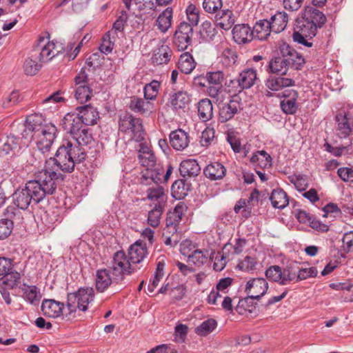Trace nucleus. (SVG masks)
I'll return each instance as SVG.
<instances>
[{"label":"nucleus","mask_w":353,"mask_h":353,"mask_svg":"<svg viewBox=\"0 0 353 353\" xmlns=\"http://www.w3.org/2000/svg\"><path fill=\"white\" fill-rule=\"evenodd\" d=\"M46 165L34 180L28 181L25 186L17 188L12 194V203L17 208L25 210L29 206L38 204L47 195L53 194L61 176L56 170Z\"/></svg>","instance_id":"nucleus-1"},{"label":"nucleus","mask_w":353,"mask_h":353,"mask_svg":"<svg viewBox=\"0 0 353 353\" xmlns=\"http://www.w3.org/2000/svg\"><path fill=\"white\" fill-rule=\"evenodd\" d=\"M78 143L74 145L71 142L65 141L57 150L55 158L50 157L46 161V164H55L62 171L70 172L74 170L75 163L83 161L86 154L82 145H87L93 141L88 126L84 127L72 136Z\"/></svg>","instance_id":"nucleus-2"},{"label":"nucleus","mask_w":353,"mask_h":353,"mask_svg":"<svg viewBox=\"0 0 353 353\" xmlns=\"http://www.w3.org/2000/svg\"><path fill=\"white\" fill-rule=\"evenodd\" d=\"M325 21L326 17L322 12L314 7L306 6L296 20V29L309 37V39H312Z\"/></svg>","instance_id":"nucleus-3"},{"label":"nucleus","mask_w":353,"mask_h":353,"mask_svg":"<svg viewBox=\"0 0 353 353\" xmlns=\"http://www.w3.org/2000/svg\"><path fill=\"white\" fill-rule=\"evenodd\" d=\"M318 271L314 267L301 269L299 271L298 274H296V272L289 266L281 269L279 265H273L265 271V276L270 280L285 285L289 284L296 277L297 280H305L310 277H315Z\"/></svg>","instance_id":"nucleus-4"},{"label":"nucleus","mask_w":353,"mask_h":353,"mask_svg":"<svg viewBox=\"0 0 353 353\" xmlns=\"http://www.w3.org/2000/svg\"><path fill=\"white\" fill-rule=\"evenodd\" d=\"M184 207L177 205L172 212L168 213L165 227L163 230V242L166 245L174 247L181 240V234L177 231V226L182 219Z\"/></svg>","instance_id":"nucleus-5"},{"label":"nucleus","mask_w":353,"mask_h":353,"mask_svg":"<svg viewBox=\"0 0 353 353\" xmlns=\"http://www.w3.org/2000/svg\"><path fill=\"white\" fill-rule=\"evenodd\" d=\"M94 292L89 287L80 288L77 292L68 293L66 306L69 314L75 313L77 310L85 312L88 305L94 301Z\"/></svg>","instance_id":"nucleus-6"},{"label":"nucleus","mask_w":353,"mask_h":353,"mask_svg":"<svg viewBox=\"0 0 353 353\" xmlns=\"http://www.w3.org/2000/svg\"><path fill=\"white\" fill-rule=\"evenodd\" d=\"M108 268L113 275L116 283H121L126 276L132 274L134 268L123 251L114 253L110 266Z\"/></svg>","instance_id":"nucleus-7"},{"label":"nucleus","mask_w":353,"mask_h":353,"mask_svg":"<svg viewBox=\"0 0 353 353\" xmlns=\"http://www.w3.org/2000/svg\"><path fill=\"white\" fill-rule=\"evenodd\" d=\"M268 289V282L263 278H255L248 281L245 286V292L248 296L239 300V303L236 307V312L238 313H241V307H245L248 301L259 299L266 293Z\"/></svg>","instance_id":"nucleus-8"},{"label":"nucleus","mask_w":353,"mask_h":353,"mask_svg":"<svg viewBox=\"0 0 353 353\" xmlns=\"http://www.w3.org/2000/svg\"><path fill=\"white\" fill-rule=\"evenodd\" d=\"M46 39H48V37H40L39 43L34 50V56L39 59L41 63L50 61L63 50L61 45L57 46L54 41H48L43 43Z\"/></svg>","instance_id":"nucleus-9"},{"label":"nucleus","mask_w":353,"mask_h":353,"mask_svg":"<svg viewBox=\"0 0 353 353\" xmlns=\"http://www.w3.org/2000/svg\"><path fill=\"white\" fill-rule=\"evenodd\" d=\"M48 125H53L52 123H47L41 114H34L29 115L23 125V130L21 136L26 141H29L37 133L41 132L44 128Z\"/></svg>","instance_id":"nucleus-10"},{"label":"nucleus","mask_w":353,"mask_h":353,"mask_svg":"<svg viewBox=\"0 0 353 353\" xmlns=\"http://www.w3.org/2000/svg\"><path fill=\"white\" fill-rule=\"evenodd\" d=\"M57 132V130L54 125H48L44 128V130L37 133L32 137L35 140L37 148L41 154L46 155L50 152L56 138Z\"/></svg>","instance_id":"nucleus-11"},{"label":"nucleus","mask_w":353,"mask_h":353,"mask_svg":"<svg viewBox=\"0 0 353 353\" xmlns=\"http://www.w3.org/2000/svg\"><path fill=\"white\" fill-rule=\"evenodd\" d=\"M193 28L187 22H181L174 34L173 43L179 51L185 50L192 43Z\"/></svg>","instance_id":"nucleus-12"},{"label":"nucleus","mask_w":353,"mask_h":353,"mask_svg":"<svg viewBox=\"0 0 353 353\" xmlns=\"http://www.w3.org/2000/svg\"><path fill=\"white\" fill-rule=\"evenodd\" d=\"M351 119H353V108H349L346 111L336 114L337 127L336 132L339 137L346 138L350 134L352 130Z\"/></svg>","instance_id":"nucleus-13"},{"label":"nucleus","mask_w":353,"mask_h":353,"mask_svg":"<svg viewBox=\"0 0 353 353\" xmlns=\"http://www.w3.org/2000/svg\"><path fill=\"white\" fill-rule=\"evenodd\" d=\"M6 219L0 221V240L7 238L11 233L14 221L20 220V212L14 207L9 206L6 210Z\"/></svg>","instance_id":"nucleus-14"},{"label":"nucleus","mask_w":353,"mask_h":353,"mask_svg":"<svg viewBox=\"0 0 353 353\" xmlns=\"http://www.w3.org/2000/svg\"><path fill=\"white\" fill-rule=\"evenodd\" d=\"M188 246H191V243L189 241H185L181 245V252L183 255L188 256L190 263H192L198 267H201L208 263L210 258L208 250H194L192 252L189 253L191 249L188 252L186 251Z\"/></svg>","instance_id":"nucleus-15"},{"label":"nucleus","mask_w":353,"mask_h":353,"mask_svg":"<svg viewBox=\"0 0 353 353\" xmlns=\"http://www.w3.org/2000/svg\"><path fill=\"white\" fill-rule=\"evenodd\" d=\"M26 145L27 141L22 138V136L10 134L0 141V156H6L11 152H17L23 146Z\"/></svg>","instance_id":"nucleus-16"},{"label":"nucleus","mask_w":353,"mask_h":353,"mask_svg":"<svg viewBox=\"0 0 353 353\" xmlns=\"http://www.w3.org/2000/svg\"><path fill=\"white\" fill-rule=\"evenodd\" d=\"M241 109L237 97H234L228 102L219 105V120L221 123L230 120Z\"/></svg>","instance_id":"nucleus-17"},{"label":"nucleus","mask_w":353,"mask_h":353,"mask_svg":"<svg viewBox=\"0 0 353 353\" xmlns=\"http://www.w3.org/2000/svg\"><path fill=\"white\" fill-rule=\"evenodd\" d=\"M281 53L285 58L288 68L300 70L305 63L304 58L295 50L287 44H283L281 48Z\"/></svg>","instance_id":"nucleus-18"},{"label":"nucleus","mask_w":353,"mask_h":353,"mask_svg":"<svg viewBox=\"0 0 353 353\" xmlns=\"http://www.w3.org/2000/svg\"><path fill=\"white\" fill-rule=\"evenodd\" d=\"M62 126L65 130L70 132L72 136L86 125L77 112H69L65 115L62 120Z\"/></svg>","instance_id":"nucleus-19"},{"label":"nucleus","mask_w":353,"mask_h":353,"mask_svg":"<svg viewBox=\"0 0 353 353\" xmlns=\"http://www.w3.org/2000/svg\"><path fill=\"white\" fill-rule=\"evenodd\" d=\"M169 138L171 146L178 151L185 150L190 143V137L188 133L182 129H177L172 131L170 134Z\"/></svg>","instance_id":"nucleus-20"},{"label":"nucleus","mask_w":353,"mask_h":353,"mask_svg":"<svg viewBox=\"0 0 353 353\" xmlns=\"http://www.w3.org/2000/svg\"><path fill=\"white\" fill-rule=\"evenodd\" d=\"M64 305L54 299H44L41 304V311L46 316L57 318L63 314Z\"/></svg>","instance_id":"nucleus-21"},{"label":"nucleus","mask_w":353,"mask_h":353,"mask_svg":"<svg viewBox=\"0 0 353 353\" xmlns=\"http://www.w3.org/2000/svg\"><path fill=\"white\" fill-rule=\"evenodd\" d=\"M155 0H123L126 9L133 13L152 10L155 8Z\"/></svg>","instance_id":"nucleus-22"},{"label":"nucleus","mask_w":353,"mask_h":353,"mask_svg":"<svg viewBox=\"0 0 353 353\" xmlns=\"http://www.w3.org/2000/svg\"><path fill=\"white\" fill-rule=\"evenodd\" d=\"M113 275L107 268L97 271L95 285L96 289L100 292H104L112 283H116Z\"/></svg>","instance_id":"nucleus-23"},{"label":"nucleus","mask_w":353,"mask_h":353,"mask_svg":"<svg viewBox=\"0 0 353 353\" xmlns=\"http://www.w3.org/2000/svg\"><path fill=\"white\" fill-rule=\"evenodd\" d=\"M232 36L239 44L248 43L254 39L251 28L245 24L236 25L232 30Z\"/></svg>","instance_id":"nucleus-24"},{"label":"nucleus","mask_w":353,"mask_h":353,"mask_svg":"<svg viewBox=\"0 0 353 353\" xmlns=\"http://www.w3.org/2000/svg\"><path fill=\"white\" fill-rule=\"evenodd\" d=\"M148 254L146 244L142 241H136L128 250L129 261L132 264L141 263Z\"/></svg>","instance_id":"nucleus-25"},{"label":"nucleus","mask_w":353,"mask_h":353,"mask_svg":"<svg viewBox=\"0 0 353 353\" xmlns=\"http://www.w3.org/2000/svg\"><path fill=\"white\" fill-rule=\"evenodd\" d=\"M76 110L86 126L94 125L99 118L96 108L90 105L79 106Z\"/></svg>","instance_id":"nucleus-26"},{"label":"nucleus","mask_w":353,"mask_h":353,"mask_svg":"<svg viewBox=\"0 0 353 353\" xmlns=\"http://www.w3.org/2000/svg\"><path fill=\"white\" fill-rule=\"evenodd\" d=\"M138 159L139 163L149 169L156 165V158L152 150L145 143H140Z\"/></svg>","instance_id":"nucleus-27"},{"label":"nucleus","mask_w":353,"mask_h":353,"mask_svg":"<svg viewBox=\"0 0 353 353\" xmlns=\"http://www.w3.org/2000/svg\"><path fill=\"white\" fill-rule=\"evenodd\" d=\"M203 174L211 181L221 180L225 176L226 168L221 163L214 162L204 168Z\"/></svg>","instance_id":"nucleus-28"},{"label":"nucleus","mask_w":353,"mask_h":353,"mask_svg":"<svg viewBox=\"0 0 353 353\" xmlns=\"http://www.w3.org/2000/svg\"><path fill=\"white\" fill-rule=\"evenodd\" d=\"M256 79V71L248 68L240 72L236 81L240 90H242L250 88L255 83Z\"/></svg>","instance_id":"nucleus-29"},{"label":"nucleus","mask_w":353,"mask_h":353,"mask_svg":"<svg viewBox=\"0 0 353 353\" xmlns=\"http://www.w3.org/2000/svg\"><path fill=\"white\" fill-rule=\"evenodd\" d=\"M179 171L183 177H194L199 174L201 167L195 159H186L180 163Z\"/></svg>","instance_id":"nucleus-30"},{"label":"nucleus","mask_w":353,"mask_h":353,"mask_svg":"<svg viewBox=\"0 0 353 353\" xmlns=\"http://www.w3.org/2000/svg\"><path fill=\"white\" fill-rule=\"evenodd\" d=\"M147 194L149 200L157 202L156 206L165 207L168 196L162 186L154 185L148 189Z\"/></svg>","instance_id":"nucleus-31"},{"label":"nucleus","mask_w":353,"mask_h":353,"mask_svg":"<svg viewBox=\"0 0 353 353\" xmlns=\"http://www.w3.org/2000/svg\"><path fill=\"white\" fill-rule=\"evenodd\" d=\"M252 30L254 39L261 41L267 39L272 32L270 21L266 19L257 21Z\"/></svg>","instance_id":"nucleus-32"},{"label":"nucleus","mask_w":353,"mask_h":353,"mask_svg":"<svg viewBox=\"0 0 353 353\" xmlns=\"http://www.w3.org/2000/svg\"><path fill=\"white\" fill-rule=\"evenodd\" d=\"M163 172V169L159 165H155L154 169L153 168L146 169L143 172L141 183L143 185H150V182H153L155 185H158V183L161 181Z\"/></svg>","instance_id":"nucleus-33"},{"label":"nucleus","mask_w":353,"mask_h":353,"mask_svg":"<svg viewBox=\"0 0 353 353\" xmlns=\"http://www.w3.org/2000/svg\"><path fill=\"white\" fill-rule=\"evenodd\" d=\"M294 84L293 79L283 77H270L265 81V86L272 91H279L284 88L292 86Z\"/></svg>","instance_id":"nucleus-34"},{"label":"nucleus","mask_w":353,"mask_h":353,"mask_svg":"<svg viewBox=\"0 0 353 353\" xmlns=\"http://www.w3.org/2000/svg\"><path fill=\"white\" fill-rule=\"evenodd\" d=\"M173 11L171 8H167L158 17L154 26L162 33H165L171 27Z\"/></svg>","instance_id":"nucleus-35"},{"label":"nucleus","mask_w":353,"mask_h":353,"mask_svg":"<svg viewBox=\"0 0 353 353\" xmlns=\"http://www.w3.org/2000/svg\"><path fill=\"white\" fill-rule=\"evenodd\" d=\"M215 21L222 29L230 30L235 22L234 15L232 10H224L216 14Z\"/></svg>","instance_id":"nucleus-36"},{"label":"nucleus","mask_w":353,"mask_h":353,"mask_svg":"<svg viewBox=\"0 0 353 353\" xmlns=\"http://www.w3.org/2000/svg\"><path fill=\"white\" fill-rule=\"evenodd\" d=\"M288 23V14L284 12H277L270 21L273 32L280 33L283 32Z\"/></svg>","instance_id":"nucleus-37"},{"label":"nucleus","mask_w":353,"mask_h":353,"mask_svg":"<svg viewBox=\"0 0 353 353\" xmlns=\"http://www.w3.org/2000/svg\"><path fill=\"white\" fill-rule=\"evenodd\" d=\"M198 116L203 122L210 121L213 117V105L209 99L200 100L197 105Z\"/></svg>","instance_id":"nucleus-38"},{"label":"nucleus","mask_w":353,"mask_h":353,"mask_svg":"<svg viewBox=\"0 0 353 353\" xmlns=\"http://www.w3.org/2000/svg\"><path fill=\"white\" fill-rule=\"evenodd\" d=\"M288 70L286 61L283 55L271 59L268 63L267 71L269 73H273L280 75H284Z\"/></svg>","instance_id":"nucleus-39"},{"label":"nucleus","mask_w":353,"mask_h":353,"mask_svg":"<svg viewBox=\"0 0 353 353\" xmlns=\"http://www.w3.org/2000/svg\"><path fill=\"white\" fill-rule=\"evenodd\" d=\"M172 50L167 45H162L156 50L152 55V62L157 65L168 63L172 56Z\"/></svg>","instance_id":"nucleus-40"},{"label":"nucleus","mask_w":353,"mask_h":353,"mask_svg":"<svg viewBox=\"0 0 353 353\" xmlns=\"http://www.w3.org/2000/svg\"><path fill=\"white\" fill-rule=\"evenodd\" d=\"M270 199L272 206L279 209H283L289 203L287 194L281 189L274 190L271 193Z\"/></svg>","instance_id":"nucleus-41"},{"label":"nucleus","mask_w":353,"mask_h":353,"mask_svg":"<svg viewBox=\"0 0 353 353\" xmlns=\"http://www.w3.org/2000/svg\"><path fill=\"white\" fill-rule=\"evenodd\" d=\"M196 67L194 58L189 52H185L180 56L178 68L184 74H190Z\"/></svg>","instance_id":"nucleus-42"},{"label":"nucleus","mask_w":353,"mask_h":353,"mask_svg":"<svg viewBox=\"0 0 353 353\" xmlns=\"http://www.w3.org/2000/svg\"><path fill=\"white\" fill-rule=\"evenodd\" d=\"M132 124L129 128V132H127L126 134L137 142L143 141L144 139V130L141 120L134 117V122H132Z\"/></svg>","instance_id":"nucleus-43"},{"label":"nucleus","mask_w":353,"mask_h":353,"mask_svg":"<svg viewBox=\"0 0 353 353\" xmlns=\"http://www.w3.org/2000/svg\"><path fill=\"white\" fill-rule=\"evenodd\" d=\"M190 96L187 92L179 91L172 97L171 104L176 110L185 108L190 103Z\"/></svg>","instance_id":"nucleus-44"},{"label":"nucleus","mask_w":353,"mask_h":353,"mask_svg":"<svg viewBox=\"0 0 353 353\" xmlns=\"http://www.w3.org/2000/svg\"><path fill=\"white\" fill-rule=\"evenodd\" d=\"M288 96L291 97L284 99L281 102V107L285 113L292 114H294L297 110L296 99L298 97V93L295 90H292Z\"/></svg>","instance_id":"nucleus-45"},{"label":"nucleus","mask_w":353,"mask_h":353,"mask_svg":"<svg viewBox=\"0 0 353 353\" xmlns=\"http://www.w3.org/2000/svg\"><path fill=\"white\" fill-rule=\"evenodd\" d=\"M129 107L134 112L143 114L151 111L152 103L149 101L145 102L141 98L134 97L131 98Z\"/></svg>","instance_id":"nucleus-46"},{"label":"nucleus","mask_w":353,"mask_h":353,"mask_svg":"<svg viewBox=\"0 0 353 353\" xmlns=\"http://www.w3.org/2000/svg\"><path fill=\"white\" fill-rule=\"evenodd\" d=\"M272 158L265 150L257 151L250 158V162L255 166L266 168L271 165Z\"/></svg>","instance_id":"nucleus-47"},{"label":"nucleus","mask_w":353,"mask_h":353,"mask_svg":"<svg viewBox=\"0 0 353 353\" xmlns=\"http://www.w3.org/2000/svg\"><path fill=\"white\" fill-rule=\"evenodd\" d=\"M237 57L236 52L233 49L228 48L221 52L219 57L220 63L225 68H230L236 63Z\"/></svg>","instance_id":"nucleus-48"},{"label":"nucleus","mask_w":353,"mask_h":353,"mask_svg":"<svg viewBox=\"0 0 353 353\" xmlns=\"http://www.w3.org/2000/svg\"><path fill=\"white\" fill-rule=\"evenodd\" d=\"M24 299L32 305H38L41 299V294L35 285L27 286L23 289Z\"/></svg>","instance_id":"nucleus-49"},{"label":"nucleus","mask_w":353,"mask_h":353,"mask_svg":"<svg viewBox=\"0 0 353 353\" xmlns=\"http://www.w3.org/2000/svg\"><path fill=\"white\" fill-rule=\"evenodd\" d=\"M165 263L163 260L158 261L156 271L154 273V276L152 280H150V282L148 287L149 292H154L155 288L159 285V281L163 279L164 276L163 270L165 268Z\"/></svg>","instance_id":"nucleus-50"},{"label":"nucleus","mask_w":353,"mask_h":353,"mask_svg":"<svg viewBox=\"0 0 353 353\" xmlns=\"http://www.w3.org/2000/svg\"><path fill=\"white\" fill-rule=\"evenodd\" d=\"M217 323L213 319H209L202 322L195 328V332L199 336H206L211 333L216 327Z\"/></svg>","instance_id":"nucleus-51"},{"label":"nucleus","mask_w":353,"mask_h":353,"mask_svg":"<svg viewBox=\"0 0 353 353\" xmlns=\"http://www.w3.org/2000/svg\"><path fill=\"white\" fill-rule=\"evenodd\" d=\"M92 96V90L88 85H79L76 88L75 90V98L83 103L87 102Z\"/></svg>","instance_id":"nucleus-52"},{"label":"nucleus","mask_w":353,"mask_h":353,"mask_svg":"<svg viewBox=\"0 0 353 353\" xmlns=\"http://www.w3.org/2000/svg\"><path fill=\"white\" fill-rule=\"evenodd\" d=\"M163 210L164 207L155 205L154 208L149 212L148 223L150 226L157 228L159 225Z\"/></svg>","instance_id":"nucleus-53"},{"label":"nucleus","mask_w":353,"mask_h":353,"mask_svg":"<svg viewBox=\"0 0 353 353\" xmlns=\"http://www.w3.org/2000/svg\"><path fill=\"white\" fill-rule=\"evenodd\" d=\"M160 83L157 81H152L144 87V97L145 99H154L159 92Z\"/></svg>","instance_id":"nucleus-54"},{"label":"nucleus","mask_w":353,"mask_h":353,"mask_svg":"<svg viewBox=\"0 0 353 353\" xmlns=\"http://www.w3.org/2000/svg\"><path fill=\"white\" fill-rule=\"evenodd\" d=\"M114 46V41L112 40L111 32H108L102 38V42L99 46V50L103 54H108L112 51Z\"/></svg>","instance_id":"nucleus-55"},{"label":"nucleus","mask_w":353,"mask_h":353,"mask_svg":"<svg viewBox=\"0 0 353 353\" xmlns=\"http://www.w3.org/2000/svg\"><path fill=\"white\" fill-rule=\"evenodd\" d=\"M41 63H38L32 58L26 59L23 63V70L26 74L29 76L35 75L41 69Z\"/></svg>","instance_id":"nucleus-56"},{"label":"nucleus","mask_w":353,"mask_h":353,"mask_svg":"<svg viewBox=\"0 0 353 353\" xmlns=\"http://www.w3.org/2000/svg\"><path fill=\"white\" fill-rule=\"evenodd\" d=\"M205 74L208 83L210 85L222 86L225 79V74L222 71L208 72Z\"/></svg>","instance_id":"nucleus-57"},{"label":"nucleus","mask_w":353,"mask_h":353,"mask_svg":"<svg viewBox=\"0 0 353 353\" xmlns=\"http://www.w3.org/2000/svg\"><path fill=\"white\" fill-rule=\"evenodd\" d=\"M256 265L257 260L256 258L247 256L239 262L237 268L245 272H250L256 269Z\"/></svg>","instance_id":"nucleus-58"},{"label":"nucleus","mask_w":353,"mask_h":353,"mask_svg":"<svg viewBox=\"0 0 353 353\" xmlns=\"http://www.w3.org/2000/svg\"><path fill=\"white\" fill-rule=\"evenodd\" d=\"M21 281V274L13 269L3 277V283L10 288L16 287Z\"/></svg>","instance_id":"nucleus-59"},{"label":"nucleus","mask_w":353,"mask_h":353,"mask_svg":"<svg viewBox=\"0 0 353 353\" xmlns=\"http://www.w3.org/2000/svg\"><path fill=\"white\" fill-rule=\"evenodd\" d=\"M186 14L190 25L193 26H197L199 22V10L194 4H190L186 8Z\"/></svg>","instance_id":"nucleus-60"},{"label":"nucleus","mask_w":353,"mask_h":353,"mask_svg":"<svg viewBox=\"0 0 353 353\" xmlns=\"http://www.w3.org/2000/svg\"><path fill=\"white\" fill-rule=\"evenodd\" d=\"M188 327L182 323H177L174 328V340L178 343H183L187 337Z\"/></svg>","instance_id":"nucleus-61"},{"label":"nucleus","mask_w":353,"mask_h":353,"mask_svg":"<svg viewBox=\"0 0 353 353\" xmlns=\"http://www.w3.org/2000/svg\"><path fill=\"white\" fill-rule=\"evenodd\" d=\"M215 138V130L212 128H206L201 134L200 143L202 146L208 147Z\"/></svg>","instance_id":"nucleus-62"},{"label":"nucleus","mask_w":353,"mask_h":353,"mask_svg":"<svg viewBox=\"0 0 353 353\" xmlns=\"http://www.w3.org/2000/svg\"><path fill=\"white\" fill-rule=\"evenodd\" d=\"M172 194L176 199H181L185 194V184L182 180L176 181L172 185Z\"/></svg>","instance_id":"nucleus-63"},{"label":"nucleus","mask_w":353,"mask_h":353,"mask_svg":"<svg viewBox=\"0 0 353 353\" xmlns=\"http://www.w3.org/2000/svg\"><path fill=\"white\" fill-rule=\"evenodd\" d=\"M221 0H204L203 8L208 13H215L222 7Z\"/></svg>","instance_id":"nucleus-64"}]
</instances>
